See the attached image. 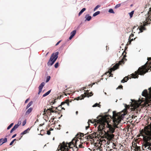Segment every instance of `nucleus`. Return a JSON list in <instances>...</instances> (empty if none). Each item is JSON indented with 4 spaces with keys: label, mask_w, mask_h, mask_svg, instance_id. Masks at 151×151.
<instances>
[{
    "label": "nucleus",
    "mask_w": 151,
    "mask_h": 151,
    "mask_svg": "<svg viewBox=\"0 0 151 151\" xmlns=\"http://www.w3.org/2000/svg\"><path fill=\"white\" fill-rule=\"evenodd\" d=\"M58 52H57L52 54L47 63L48 65H52L54 64L58 58Z\"/></svg>",
    "instance_id": "obj_8"
},
{
    "label": "nucleus",
    "mask_w": 151,
    "mask_h": 151,
    "mask_svg": "<svg viewBox=\"0 0 151 151\" xmlns=\"http://www.w3.org/2000/svg\"><path fill=\"white\" fill-rule=\"evenodd\" d=\"M32 108H30L26 112V115H27L29 114L32 111Z\"/></svg>",
    "instance_id": "obj_22"
},
{
    "label": "nucleus",
    "mask_w": 151,
    "mask_h": 151,
    "mask_svg": "<svg viewBox=\"0 0 151 151\" xmlns=\"http://www.w3.org/2000/svg\"><path fill=\"white\" fill-rule=\"evenodd\" d=\"M126 56V55H124L122 59L121 60L119 61L118 63H116L115 65L113 66V67L110 69V71L108 72L109 74H110L109 77H113V74L111 73L112 71H114L118 68L120 65H122V64H124V61L127 60V59L125 58Z\"/></svg>",
    "instance_id": "obj_7"
},
{
    "label": "nucleus",
    "mask_w": 151,
    "mask_h": 151,
    "mask_svg": "<svg viewBox=\"0 0 151 151\" xmlns=\"http://www.w3.org/2000/svg\"><path fill=\"white\" fill-rule=\"evenodd\" d=\"M148 71V69L147 68V65L146 64L141 67L139 68L138 71L135 72V74H132L131 77H132V78H137L139 77L138 74L140 75H144L145 73L147 72Z\"/></svg>",
    "instance_id": "obj_6"
},
{
    "label": "nucleus",
    "mask_w": 151,
    "mask_h": 151,
    "mask_svg": "<svg viewBox=\"0 0 151 151\" xmlns=\"http://www.w3.org/2000/svg\"><path fill=\"white\" fill-rule=\"evenodd\" d=\"M21 121H19L17 123V124H16L15 125H17V127H18L21 124Z\"/></svg>",
    "instance_id": "obj_38"
},
{
    "label": "nucleus",
    "mask_w": 151,
    "mask_h": 151,
    "mask_svg": "<svg viewBox=\"0 0 151 151\" xmlns=\"http://www.w3.org/2000/svg\"><path fill=\"white\" fill-rule=\"evenodd\" d=\"M60 110H58V111H61L62 109H63V110H65V109L64 108V107H61V109H60Z\"/></svg>",
    "instance_id": "obj_54"
},
{
    "label": "nucleus",
    "mask_w": 151,
    "mask_h": 151,
    "mask_svg": "<svg viewBox=\"0 0 151 151\" xmlns=\"http://www.w3.org/2000/svg\"><path fill=\"white\" fill-rule=\"evenodd\" d=\"M61 42V40H60L59 41H58L57 43L55 45V46H57V45H58L59 43H60Z\"/></svg>",
    "instance_id": "obj_50"
},
{
    "label": "nucleus",
    "mask_w": 151,
    "mask_h": 151,
    "mask_svg": "<svg viewBox=\"0 0 151 151\" xmlns=\"http://www.w3.org/2000/svg\"><path fill=\"white\" fill-rule=\"evenodd\" d=\"M26 120L22 122V126H24L26 124Z\"/></svg>",
    "instance_id": "obj_45"
},
{
    "label": "nucleus",
    "mask_w": 151,
    "mask_h": 151,
    "mask_svg": "<svg viewBox=\"0 0 151 151\" xmlns=\"http://www.w3.org/2000/svg\"><path fill=\"white\" fill-rule=\"evenodd\" d=\"M101 105H100L99 104H98L97 103L95 104L93 106V107H96V106H98L99 107H100Z\"/></svg>",
    "instance_id": "obj_32"
},
{
    "label": "nucleus",
    "mask_w": 151,
    "mask_h": 151,
    "mask_svg": "<svg viewBox=\"0 0 151 151\" xmlns=\"http://www.w3.org/2000/svg\"><path fill=\"white\" fill-rule=\"evenodd\" d=\"M71 101H70L69 99H66L65 101L63 102H62L61 104L58 107H56L55 109H57L58 110H60V109H59V108L60 107V106L64 104H67L68 106H69V102H71Z\"/></svg>",
    "instance_id": "obj_9"
},
{
    "label": "nucleus",
    "mask_w": 151,
    "mask_h": 151,
    "mask_svg": "<svg viewBox=\"0 0 151 151\" xmlns=\"http://www.w3.org/2000/svg\"><path fill=\"white\" fill-rule=\"evenodd\" d=\"M100 7V6L99 5H97L94 9V11H95L98 8Z\"/></svg>",
    "instance_id": "obj_39"
},
{
    "label": "nucleus",
    "mask_w": 151,
    "mask_h": 151,
    "mask_svg": "<svg viewBox=\"0 0 151 151\" xmlns=\"http://www.w3.org/2000/svg\"><path fill=\"white\" fill-rule=\"evenodd\" d=\"M30 130V129L29 128H28L27 129L25 130L24 131H23V132H22L20 134V135H22L21 137H22V135L25 134L27 133H28V132Z\"/></svg>",
    "instance_id": "obj_16"
},
{
    "label": "nucleus",
    "mask_w": 151,
    "mask_h": 151,
    "mask_svg": "<svg viewBox=\"0 0 151 151\" xmlns=\"http://www.w3.org/2000/svg\"><path fill=\"white\" fill-rule=\"evenodd\" d=\"M50 76H48L47 77L46 82V83L48 82L50 80Z\"/></svg>",
    "instance_id": "obj_33"
},
{
    "label": "nucleus",
    "mask_w": 151,
    "mask_h": 151,
    "mask_svg": "<svg viewBox=\"0 0 151 151\" xmlns=\"http://www.w3.org/2000/svg\"><path fill=\"white\" fill-rule=\"evenodd\" d=\"M106 150L108 151H111L112 150V149L110 148L109 147H107Z\"/></svg>",
    "instance_id": "obj_36"
},
{
    "label": "nucleus",
    "mask_w": 151,
    "mask_h": 151,
    "mask_svg": "<svg viewBox=\"0 0 151 151\" xmlns=\"http://www.w3.org/2000/svg\"><path fill=\"white\" fill-rule=\"evenodd\" d=\"M107 139V142H106V144L108 145H109L110 143V141L112 139H108V138H106Z\"/></svg>",
    "instance_id": "obj_43"
},
{
    "label": "nucleus",
    "mask_w": 151,
    "mask_h": 151,
    "mask_svg": "<svg viewBox=\"0 0 151 151\" xmlns=\"http://www.w3.org/2000/svg\"><path fill=\"white\" fill-rule=\"evenodd\" d=\"M134 11H132L130 13H129V16L130 18H132V17L134 13Z\"/></svg>",
    "instance_id": "obj_31"
},
{
    "label": "nucleus",
    "mask_w": 151,
    "mask_h": 151,
    "mask_svg": "<svg viewBox=\"0 0 151 151\" xmlns=\"http://www.w3.org/2000/svg\"><path fill=\"white\" fill-rule=\"evenodd\" d=\"M88 133H87V134H85L84 135L83 133H81L80 135V136H81V137H83L84 136L85 137H85L86 139L87 140L88 139Z\"/></svg>",
    "instance_id": "obj_20"
},
{
    "label": "nucleus",
    "mask_w": 151,
    "mask_h": 151,
    "mask_svg": "<svg viewBox=\"0 0 151 151\" xmlns=\"http://www.w3.org/2000/svg\"><path fill=\"white\" fill-rule=\"evenodd\" d=\"M16 135H17V134H15L14 135L12 136V138H14V137H15L16 136Z\"/></svg>",
    "instance_id": "obj_53"
},
{
    "label": "nucleus",
    "mask_w": 151,
    "mask_h": 151,
    "mask_svg": "<svg viewBox=\"0 0 151 151\" xmlns=\"http://www.w3.org/2000/svg\"><path fill=\"white\" fill-rule=\"evenodd\" d=\"M58 64H59V63H56L55 64V68H57L58 67Z\"/></svg>",
    "instance_id": "obj_41"
},
{
    "label": "nucleus",
    "mask_w": 151,
    "mask_h": 151,
    "mask_svg": "<svg viewBox=\"0 0 151 151\" xmlns=\"http://www.w3.org/2000/svg\"><path fill=\"white\" fill-rule=\"evenodd\" d=\"M47 110H49L51 112L53 113L54 112V110H52V109H51L50 108L49 109H47Z\"/></svg>",
    "instance_id": "obj_44"
},
{
    "label": "nucleus",
    "mask_w": 151,
    "mask_h": 151,
    "mask_svg": "<svg viewBox=\"0 0 151 151\" xmlns=\"http://www.w3.org/2000/svg\"><path fill=\"white\" fill-rule=\"evenodd\" d=\"M109 12L110 13L114 14V12L113 9H110L109 10Z\"/></svg>",
    "instance_id": "obj_29"
},
{
    "label": "nucleus",
    "mask_w": 151,
    "mask_h": 151,
    "mask_svg": "<svg viewBox=\"0 0 151 151\" xmlns=\"http://www.w3.org/2000/svg\"><path fill=\"white\" fill-rule=\"evenodd\" d=\"M56 100H57V99H55V100H54L53 102L52 101L51 103H52V104H55L56 102Z\"/></svg>",
    "instance_id": "obj_46"
},
{
    "label": "nucleus",
    "mask_w": 151,
    "mask_h": 151,
    "mask_svg": "<svg viewBox=\"0 0 151 151\" xmlns=\"http://www.w3.org/2000/svg\"><path fill=\"white\" fill-rule=\"evenodd\" d=\"M134 36V34H131V35L129 37V41L128 42V43L129 44H130L131 42L133 40V38L131 39V37H132Z\"/></svg>",
    "instance_id": "obj_18"
},
{
    "label": "nucleus",
    "mask_w": 151,
    "mask_h": 151,
    "mask_svg": "<svg viewBox=\"0 0 151 151\" xmlns=\"http://www.w3.org/2000/svg\"><path fill=\"white\" fill-rule=\"evenodd\" d=\"M89 126H90V125L88 124V126H86V130L87 129H88L89 128V127H90Z\"/></svg>",
    "instance_id": "obj_48"
},
{
    "label": "nucleus",
    "mask_w": 151,
    "mask_h": 151,
    "mask_svg": "<svg viewBox=\"0 0 151 151\" xmlns=\"http://www.w3.org/2000/svg\"><path fill=\"white\" fill-rule=\"evenodd\" d=\"M13 125V123H11L8 127H7V129H9Z\"/></svg>",
    "instance_id": "obj_35"
},
{
    "label": "nucleus",
    "mask_w": 151,
    "mask_h": 151,
    "mask_svg": "<svg viewBox=\"0 0 151 151\" xmlns=\"http://www.w3.org/2000/svg\"><path fill=\"white\" fill-rule=\"evenodd\" d=\"M51 91V90H50L49 91H48L46 93H45L42 96L43 97H45V96H47L50 93Z\"/></svg>",
    "instance_id": "obj_26"
},
{
    "label": "nucleus",
    "mask_w": 151,
    "mask_h": 151,
    "mask_svg": "<svg viewBox=\"0 0 151 151\" xmlns=\"http://www.w3.org/2000/svg\"><path fill=\"white\" fill-rule=\"evenodd\" d=\"M76 115H77V114H78V111H76Z\"/></svg>",
    "instance_id": "obj_59"
},
{
    "label": "nucleus",
    "mask_w": 151,
    "mask_h": 151,
    "mask_svg": "<svg viewBox=\"0 0 151 151\" xmlns=\"http://www.w3.org/2000/svg\"><path fill=\"white\" fill-rule=\"evenodd\" d=\"M94 126H95L96 127V123H95V124H94Z\"/></svg>",
    "instance_id": "obj_61"
},
{
    "label": "nucleus",
    "mask_w": 151,
    "mask_h": 151,
    "mask_svg": "<svg viewBox=\"0 0 151 151\" xmlns=\"http://www.w3.org/2000/svg\"><path fill=\"white\" fill-rule=\"evenodd\" d=\"M100 81V80L98 81H97V82H96V83L97 84H98V83Z\"/></svg>",
    "instance_id": "obj_60"
},
{
    "label": "nucleus",
    "mask_w": 151,
    "mask_h": 151,
    "mask_svg": "<svg viewBox=\"0 0 151 151\" xmlns=\"http://www.w3.org/2000/svg\"><path fill=\"white\" fill-rule=\"evenodd\" d=\"M29 99H27V100L25 101V103H27L28 102V101H29Z\"/></svg>",
    "instance_id": "obj_52"
},
{
    "label": "nucleus",
    "mask_w": 151,
    "mask_h": 151,
    "mask_svg": "<svg viewBox=\"0 0 151 151\" xmlns=\"http://www.w3.org/2000/svg\"><path fill=\"white\" fill-rule=\"evenodd\" d=\"M81 143V142L75 137L69 143L66 144L64 143L63 145L59 146L58 150V151H68L69 149H71L73 151H78L77 146Z\"/></svg>",
    "instance_id": "obj_3"
},
{
    "label": "nucleus",
    "mask_w": 151,
    "mask_h": 151,
    "mask_svg": "<svg viewBox=\"0 0 151 151\" xmlns=\"http://www.w3.org/2000/svg\"><path fill=\"white\" fill-rule=\"evenodd\" d=\"M62 96H61L60 95V96H58V97H57V99H60V98H61V97H62Z\"/></svg>",
    "instance_id": "obj_49"
},
{
    "label": "nucleus",
    "mask_w": 151,
    "mask_h": 151,
    "mask_svg": "<svg viewBox=\"0 0 151 151\" xmlns=\"http://www.w3.org/2000/svg\"><path fill=\"white\" fill-rule=\"evenodd\" d=\"M7 142V139L5 138L4 139L1 138L0 139V145H2L4 143L6 142Z\"/></svg>",
    "instance_id": "obj_14"
},
{
    "label": "nucleus",
    "mask_w": 151,
    "mask_h": 151,
    "mask_svg": "<svg viewBox=\"0 0 151 151\" xmlns=\"http://www.w3.org/2000/svg\"><path fill=\"white\" fill-rule=\"evenodd\" d=\"M124 54L125 55H126V52L125 51L123 53V55H124Z\"/></svg>",
    "instance_id": "obj_56"
},
{
    "label": "nucleus",
    "mask_w": 151,
    "mask_h": 151,
    "mask_svg": "<svg viewBox=\"0 0 151 151\" xmlns=\"http://www.w3.org/2000/svg\"><path fill=\"white\" fill-rule=\"evenodd\" d=\"M51 134V132H50V130H48L47 131V134L48 135H49L50 134Z\"/></svg>",
    "instance_id": "obj_47"
},
{
    "label": "nucleus",
    "mask_w": 151,
    "mask_h": 151,
    "mask_svg": "<svg viewBox=\"0 0 151 151\" xmlns=\"http://www.w3.org/2000/svg\"><path fill=\"white\" fill-rule=\"evenodd\" d=\"M123 87V86L122 85H121L120 86H119L118 87L116 88V89H120V88L122 89Z\"/></svg>",
    "instance_id": "obj_42"
},
{
    "label": "nucleus",
    "mask_w": 151,
    "mask_h": 151,
    "mask_svg": "<svg viewBox=\"0 0 151 151\" xmlns=\"http://www.w3.org/2000/svg\"><path fill=\"white\" fill-rule=\"evenodd\" d=\"M45 85V83L44 82H42L39 86V92L38 94H39L42 91V89L44 86Z\"/></svg>",
    "instance_id": "obj_11"
},
{
    "label": "nucleus",
    "mask_w": 151,
    "mask_h": 151,
    "mask_svg": "<svg viewBox=\"0 0 151 151\" xmlns=\"http://www.w3.org/2000/svg\"><path fill=\"white\" fill-rule=\"evenodd\" d=\"M86 9L85 8H83L79 12L78 14V16H80L81 14L86 10Z\"/></svg>",
    "instance_id": "obj_25"
},
{
    "label": "nucleus",
    "mask_w": 151,
    "mask_h": 151,
    "mask_svg": "<svg viewBox=\"0 0 151 151\" xmlns=\"http://www.w3.org/2000/svg\"><path fill=\"white\" fill-rule=\"evenodd\" d=\"M120 5H121L120 4H117L115 6L114 8L115 9H116L119 7L120 6Z\"/></svg>",
    "instance_id": "obj_40"
},
{
    "label": "nucleus",
    "mask_w": 151,
    "mask_h": 151,
    "mask_svg": "<svg viewBox=\"0 0 151 151\" xmlns=\"http://www.w3.org/2000/svg\"><path fill=\"white\" fill-rule=\"evenodd\" d=\"M112 145H113V146H112V148H113L114 149H117V148H116V145L114 143H112Z\"/></svg>",
    "instance_id": "obj_34"
},
{
    "label": "nucleus",
    "mask_w": 151,
    "mask_h": 151,
    "mask_svg": "<svg viewBox=\"0 0 151 151\" xmlns=\"http://www.w3.org/2000/svg\"><path fill=\"white\" fill-rule=\"evenodd\" d=\"M128 80V77L126 76L124 77L121 81V82L122 83H124L126 82Z\"/></svg>",
    "instance_id": "obj_23"
},
{
    "label": "nucleus",
    "mask_w": 151,
    "mask_h": 151,
    "mask_svg": "<svg viewBox=\"0 0 151 151\" xmlns=\"http://www.w3.org/2000/svg\"><path fill=\"white\" fill-rule=\"evenodd\" d=\"M147 59L148 60H151V57L148 58Z\"/></svg>",
    "instance_id": "obj_57"
},
{
    "label": "nucleus",
    "mask_w": 151,
    "mask_h": 151,
    "mask_svg": "<svg viewBox=\"0 0 151 151\" xmlns=\"http://www.w3.org/2000/svg\"><path fill=\"white\" fill-rule=\"evenodd\" d=\"M76 33V30H74L72 32L70 33V36L69 38L70 40H71L72 38L74 36Z\"/></svg>",
    "instance_id": "obj_15"
},
{
    "label": "nucleus",
    "mask_w": 151,
    "mask_h": 151,
    "mask_svg": "<svg viewBox=\"0 0 151 151\" xmlns=\"http://www.w3.org/2000/svg\"><path fill=\"white\" fill-rule=\"evenodd\" d=\"M85 97V96L84 95L82 94L80 96H78L77 98H76L74 99L77 100H81L83 99V98Z\"/></svg>",
    "instance_id": "obj_17"
},
{
    "label": "nucleus",
    "mask_w": 151,
    "mask_h": 151,
    "mask_svg": "<svg viewBox=\"0 0 151 151\" xmlns=\"http://www.w3.org/2000/svg\"><path fill=\"white\" fill-rule=\"evenodd\" d=\"M85 94V96H87L88 97L91 96L93 95V93L92 92H90L89 93L88 91H87L84 93Z\"/></svg>",
    "instance_id": "obj_12"
},
{
    "label": "nucleus",
    "mask_w": 151,
    "mask_h": 151,
    "mask_svg": "<svg viewBox=\"0 0 151 151\" xmlns=\"http://www.w3.org/2000/svg\"><path fill=\"white\" fill-rule=\"evenodd\" d=\"M32 101L30 102L26 106V109H28L29 106H30L32 105Z\"/></svg>",
    "instance_id": "obj_27"
},
{
    "label": "nucleus",
    "mask_w": 151,
    "mask_h": 151,
    "mask_svg": "<svg viewBox=\"0 0 151 151\" xmlns=\"http://www.w3.org/2000/svg\"><path fill=\"white\" fill-rule=\"evenodd\" d=\"M94 134H91L88 135V139H92L94 137ZM94 136L95 137H96V136H97V137L98 136V137H100L101 136H102V135H101V136L98 135V136H97V135H96V136H95V134H94Z\"/></svg>",
    "instance_id": "obj_21"
},
{
    "label": "nucleus",
    "mask_w": 151,
    "mask_h": 151,
    "mask_svg": "<svg viewBox=\"0 0 151 151\" xmlns=\"http://www.w3.org/2000/svg\"><path fill=\"white\" fill-rule=\"evenodd\" d=\"M135 117H136V116H133H133H132V118H134Z\"/></svg>",
    "instance_id": "obj_58"
},
{
    "label": "nucleus",
    "mask_w": 151,
    "mask_h": 151,
    "mask_svg": "<svg viewBox=\"0 0 151 151\" xmlns=\"http://www.w3.org/2000/svg\"><path fill=\"white\" fill-rule=\"evenodd\" d=\"M17 125H15L13 128L11 129V130L10 131V133H12L16 129H17L18 127H17Z\"/></svg>",
    "instance_id": "obj_24"
},
{
    "label": "nucleus",
    "mask_w": 151,
    "mask_h": 151,
    "mask_svg": "<svg viewBox=\"0 0 151 151\" xmlns=\"http://www.w3.org/2000/svg\"><path fill=\"white\" fill-rule=\"evenodd\" d=\"M101 118L99 119H93V120L89 119L88 120V123L89 125H90L89 124L90 122L93 124L94 123H96L97 124H99V125L98 126L97 128L98 131L97 132H96L95 133V136H96L97 135L101 136L103 134V132L102 131L103 127H104V120L105 119V117H106L105 116H100Z\"/></svg>",
    "instance_id": "obj_4"
},
{
    "label": "nucleus",
    "mask_w": 151,
    "mask_h": 151,
    "mask_svg": "<svg viewBox=\"0 0 151 151\" xmlns=\"http://www.w3.org/2000/svg\"><path fill=\"white\" fill-rule=\"evenodd\" d=\"M140 134L143 137V150H151V124L145 127L140 131Z\"/></svg>",
    "instance_id": "obj_2"
},
{
    "label": "nucleus",
    "mask_w": 151,
    "mask_h": 151,
    "mask_svg": "<svg viewBox=\"0 0 151 151\" xmlns=\"http://www.w3.org/2000/svg\"><path fill=\"white\" fill-rule=\"evenodd\" d=\"M61 106H60V107L59 108V109H61Z\"/></svg>",
    "instance_id": "obj_63"
},
{
    "label": "nucleus",
    "mask_w": 151,
    "mask_h": 151,
    "mask_svg": "<svg viewBox=\"0 0 151 151\" xmlns=\"http://www.w3.org/2000/svg\"><path fill=\"white\" fill-rule=\"evenodd\" d=\"M85 18L86 19V21H89L91 19V17L88 14H87L86 15Z\"/></svg>",
    "instance_id": "obj_19"
},
{
    "label": "nucleus",
    "mask_w": 151,
    "mask_h": 151,
    "mask_svg": "<svg viewBox=\"0 0 151 151\" xmlns=\"http://www.w3.org/2000/svg\"><path fill=\"white\" fill-rule=\"evenodd\" d=\"M54 112L53 113H58L59 114L60 113H58V112L54 110Z\"/></svg>",
    "instance_id": "obj_55"
},
{
    "label": "nucleus",
    "mask_w": 151,
    "mask_h": 151,
    "mask_svg": "<svg viewBox=\"0 0 151 151\" xmlns=\"http://www.w3.org/2000/svg\"><path fill=\"white\" fill-rule=\"evenodd\" d=\"M83 143L81 142V143H80V144L78 145V147L80 148H84V147L83 146Z\"/></svg>",
    "instance_id": "obj_30"
},
{
    "label": "nucleus",
    "mask_w": 151,
    "mask_h": 151,
    "mask_svg": "<svg viewBox=\"0 0 151 151\" xmlns=\"http://www.w3.org/2000/svg\"><path fill=\"white\" fill-rule=\"evenodd\" d=\"M127 111L122 112L116 113L115 111L113 112V122L115 126H112L109 124L110 121V118L111 116L108 115H106L105 119L104 120V127H103L102 131L103 134L102 136H104L106 138L109 139L114 138V134L113 133L114 132L115 128L117 127V126L120 123L122 119H123L126 115Z\"/></svg>",
    "instance_id": "obj_1"
},
{
    "label": "nucleus",
    "mask_w": 151,
    "mask_h": 151,
    "mask_svg": "<svg viewBox=\"0 0 151 151\" xmlns=\"http://www.w3.org/2000/svg\"><path fill=\"white\" fill-rule=\"evenodd\" d=\"M16 140V139H14V140H13L10 143L9 145H12L13 143H14V142Z\"/></svg>",
    "instance_id": "obj_37"
},
{
    "label": "nucleus",
    "mask_w": 151,
    "mask_h": 151,
    "mask_svg": "<svg viewBox=\"0 0 151 151\" xmlns=\"http://www.w3.org/2000/svg\"><path fill=\"white\" fill-rule=\"evenodd\" d=\"M134 147H133V148L132 149L133 151H140V148L139 147H138L136 145L135 146H134ZM132 151H133L132 150Z\"/></svg>",
    "instance_id": "obj_13"
},
{
    "label": "nucleus",
    "mask_w": 151,
    "mask_h": 151,
    "mask_svg": "<svg viewBox=\"0 0 151 151\" xmlns=\"http://www.w3.org/2000/svg\"><path fill=\"white\" fill-rule=\"evenodd\" d=\"M48 110L47 109L46 110V108H45L44 109V114H45V113L46 112V111H47V110Z\"/></svg>",
    "instance_id": "obj_51"
},
{
    "label": "nucleus",
    "mask_w": 151,
    "mask_h": 151,
    "mask_svg": "<svg viewBox=\"0 0 151 151\" xmlns=\"http://www.w3.org/2000/svg\"><path fill=\"white\" fill-rule=\"evenodd\" d=\"M132 106L136 109L138 108L139 106V103L136 101H134V102L133 101V103L132 104Z\"/></svg>",
    "instance_id": "obj_10"
},
{
    "label": "nucleus",
    "mask_w": 151,
    "mask_h": 151,
    "mask_svg": "<svg viewBox=\"0 0 151 151\" xmlns=\"http://www.w3.org/2000/svg\"><path fill=\"white\" fill-rule=\"evenodd\" d=\"M147 17L145 20L143 22V24L141 25L139 28L140 32H142L143 30H145V26H147L150 24L151 22V8L149 9V10L147 14Z\"/></svg>",
    "instance_id": "obj_5"
},
{
    "label": "nucleus",
    "mask_w": 151,
    "mask_h": 151,
    "mask_svg": "<svg viewBox=\"0 0 151 151\" xmlns=\"http://www.w3.org/2000/svg\"><path fill=\"white\" fill-rule=\"evenodd\" d=\"M95 84V83H93V85H94Z\"/></svg>",
    "instance_id": "obj_64"
},
{
    "label": "nucleus",
    "mask_w": 151,
    "mask_h": 151,
    "mask_svg": "<svg viewBox=\"0 0 151 151\" xmlns=\"http://www.w3.org/2000/svg\"><path fill=\"white\" fill-rule=\"evenodd\" d=\"M100 12L99 11H97V12H96L94 13L93 14V16L95 17L96 16V15H98V14H100Z\"/></svg>",
    "instance_id": "obj_28"
},
{
    "label": "nucleus",
    "mask_w": 151,
    "mask_h": 151,
    "mask_svg": "<svg viewBox=\"0 0 151 151\" xmlns=\"http://www.w3.org/2000/svg\"><path fill=\"white\" fill-rule=\"evenodd\" d=\"M53 130V129H52L51 128H50V131L51 130Z\"/></svg>",
    "instance_id": "obj_62"
}]
</instances>
